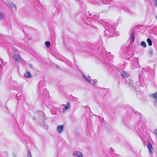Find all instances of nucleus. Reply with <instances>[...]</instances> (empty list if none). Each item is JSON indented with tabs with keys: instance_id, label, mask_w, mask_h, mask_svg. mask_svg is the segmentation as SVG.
Segmentation results:
<instances>
[{
	"instance_id": "f257e3e1",
	"label": "nucleus",
	"mask_w": 157,
	"mask_h": 157,
	"mask_svg": "<svg viewBox=\"0 0 157 157\" xmlns=\"http://www.w3.org/2000/svg\"><path fill=\"white\" fill-rule=\"evenodd\" d=\"M100 23L102 24L104 27L106 28L105 33L109 36L114 37L116 35V28L112 25L107 22H105L103 21H101Z\"/></svg>"
},
{
	"instance_id": "f03ea898",
	"label": "nucleus",
	"mask_w": 157,
	"mask_h": 157,
	"mask_svg": "<svg viewBox=\"0 0 157 157\" xmlns=\"http://www.w3.org/2000/svg\"><path fill=\"white\" fill-rule=\"evenodd\" d=\"M12 57L16 62H18L23 60L18 52H16L15 53H13L12 55Z\"/></svg>"
},
{
	"instance_id": "7ed1b4c3",
	"label": "nucleus",
	"mask_w": 157,
	"mask_h": 157,
	"mask_svg": "<svg viewBox=\"0 0 157 157\" xmlns=\"http://www.w3.org/2000/svg\"><path fill=\"white\" fill-rule=\"evenodd\" d=\"M86 15L87 16H91V17L94 18L95 20H97L99 17V15L98 13L93 14L88 12L86 13Z\"/></svg>"
},
{
	"instance_id": "20e7f679",
	"label": "nucleus",
	"mask_w": 157,
	"mask_h": 157,
	"mask_svg": "<svg viewBox=\"0 0 157 157\" xmlns=\"http://www.w3.org/2000/svg\"><path fill=\"white\" fill-rule=\"evenodd\" d=\"M64 125H58L56 128V131L59 134L61 133L63 131Z\"/></svg>"
},
{
	"instance_id": "39448f33",
	"label": "nucleus",
	"mask_w": 157,
	"mask_h": 157,
	"mask_svg": "<svg viewBox=\"0 0 157 157\" xmlns=\"http://www.w3.org/2000/svg\"><path fill=\"white\" fill-rule=\"evenodd\" d=\"M126 84L128 85L129 86L132 87V88L135 89V86L134 85V83L133 82V81L128 78L127 79H126Z\"/></svg>"
},
{
	"instance_id": "423d86ee",
	"label": "nucleus",
	"mask_w": 157,
	"mask_h": 157,
	"mask_svg": "<svg viewBox=\"0 0 157 157\" xmlns=\"http://www.w3.org/2000/svg\"><path fill=\"white\" fill-rule=\"evenodd\" d=\"M73 156L77 157H82L83 155L82 152L79 151H75L72 153Z\"/></svg>"
},
{
	"instance_id": "0eeeda50",
	"label": "nucleus",
	"mask_w": 157,
	"mask_h": 157,
	"mask_svg": "<svg viewBox=\"0 0 157 157\" xmlns=\"http://www.w3.org/2000/svg\"><path fill=\"white\" fill-rule=\"evenodd\" d=\"M105 54L109 58L110 60H112L114 57L113 55H112L110 52H106L105 51Z\"/></svg>"
},
{
	"instance_id": "6e6552de",
	"label": "nucleus",
	"mask_w": 157,
	"mask_h": 157,
	"mask_svg": "<svg viewBox=\"0 0 157 157\" xmlns=\"http://www.w3.org/2000/svg\"><path fill=\"white\" fill-rule=\"evenodd\" d=\"M147 147L150 153L152 154L153 153V148L151 144L150 143H147Z\"/></svg>"
},
{
	"instance_id": "1a4fd4ad",
	"label": "nucleus",
	"mask_w": 157,
	"mask_h": 157,
	"mask_svg": "<svg viewBox=\"0 0 157 157\" xmlns=\"http://www.w3.org/2000/svg\"><path fill=\"white\" fill-rule=\"evenodd\" d=\"M152 97L154 99L153 103L154 105H156L157 102V92H155L152 95Z\"/></svg>"
},
{
	"instance_id": "9d476101",
	"label": "nucleus",
	"mask_w": 157,
	"mask_h": 157,
	"mask_svg": "<svg viewBox=\"0 0 157 157\" xmlns=\"http://www.w3.org/2000/svg\"><path fill=\"white\" fill-rule=\"evenodd\" d=\"M121 76L124 78H127L129 76L128 74L124 71H123L121 72Z\"/></svg>"
},
{
	"instance_id": "9b49d317",
	"label": "nucleus",
	"mask_w": 157,
	"mask_h": 157,
	"mask_svg": "<svg viewBox=\"0 0 157 157\" xmlns=\"http://www.w3.org/2000/svg\"><path fill=\"white\" fill-rule=\"evenodd\" d=\"M24 76L27 78H30L32 77L30 73L28 71H26L24 74Z\"/></svg>"
},
{
	"instance_id": "f8f14e48",
	"label": "nucleus",
	"mask_w": 157,
	"mask_h": 157,
	"mask_svg": "<svg viewBox=\"0 0 157 157\" xmlns=\"http://www.w3.org/2000/svg\"><path fill=\"white\" fill-rule=\"evenodd\" d=\"M9 5L11 8L12 9L13 11H16L17 10V8L14 4L12 3H10Z\"/></svg>"
},
{
	"instance_id": "ddd939ff",
	"label": "nucleus",
	"mask_w": 157,
	"mask_h": 157,
	"mask_svg": "<svg viewBox=\"0 0 157 157\" xmlns=\"http://www.w3.org/2000/svg\"><path fill=\"white\" fill-rule=\"evenodd\" d=\"M134 33H135V32L133 31L131 35V37H130L131 42L132 43H133L134 41V39H135Z\"/></svg>"
},
{
	"instance_id": "4468645a",
	"label": "nucleus",
	"mask_w": 157,
	"mask_h": 157,
	"mask_svg": "<svg viewBox=\"0 0 157 157\" xmlns=\"http://www.w3.org/2000/svg\"><path fill=\"white\" fill-rule=\"evenodd\" d=\"M147 41L149 46H151L152 45V42L151 39L149 38L147 39Z\"/></svg>"
},
{
	"instance_id": "2eb2a0df",
	"label": "nucleus",
	"mask_w": 157,
	"mask_h": 157,
	"mask_svg": "<svg viewBox=\"0 0 157 157\" xmlns=\"http://www.w3.org/2000/svg\"><path fill=\"white\" fill-rule=\"evenodd\" d=\"M82 77L84 78V79L86 80L89 83H91V82L90 80L87 78L84 74L82 75Z\"/></svg>"
},
{
	"instance_id": "dca6fc26",
	"label": "nucleus",
	"mask_w": 157,
	"mask_h": 157,
	"mask_svg": "<svg viewBox=\"0 0 157 157\" xmlns=\"http://www.w3.org/2000/svg\"><path fill=\"white\" fill-rule=\"evenodd\" d=\"M140 45L142 47L144 48H146V44L145 42L144 41H142L141 42Z\"/></svg>"
},
{
	"instance_id": "f3484780",
	"label": "nucleus",
	"mask_w": 157,
	"mask_h": 157,
	"mask_svg": "<svg viewBox=\"0 0 157 157\" xmlns=\"http://www.w3.org/2000/svg\"><path fill=\"white\" fill-rule=\"evenodd\" d=\"M5 15L2 12H0V20H2L5 17Z\"/></svg>"
},
{
	"instance_id": "a211bd4d",
	"label": "nucleus",
	"mask_w": 157,
	"mask_h": 157,
	"mask_svg": "<svg viewBox=\"0 0 157 157\" xmlns=\"http://www.w3.org/2000/svg\"><path fill=\"white\" fill-rule=\"evenodd\" d=\"M45 44L47 48H49L50 47V43L49 41H46L45 43Z\"/></svg>"
},
{
	"instance_id": "6ab92c4d",
	"label": "nucleus",
	"mask_w": 157,
	"mask_h": 157,
	"mask_svg": "<svg viewBox=\"0 0 157 157\" xmlns=\"http://www.w3.org/2000/svg\"><path fill=\"white\" fill-rule=\"evenodd\" d=\"M93 83L91 82V84L93 85H95L97 84L98 83V81L96 79H94L93 80Z\"/></svg>"
},
{
	"instance_id": "aec40b11",
	"label": "nucleus",
	"mask_w": 157,
	"mask_h": 157,
	"mask_svg": "<svg viewBox=\"0 0 157 157\" xmlns=\"http://www.w3.org/2000/svg\"><path fill=\"white\" fill-rule=\"evenodd\" d=\"M63 105L64 106V108H69L70 106V103L69 101H67L66 105L64 104Z\"/></svg>"
},
{
	"instance_id": "412c9836",
	"label": "nucleus",
	"mask_w": 157,
	"mask_h": 157,
	"mask_svg": "<svg viewBox=\"0 0 157 157\" xmlns=\"http://www.w3.org/2000/svg\"><path fill=\"white\" fill-rule=\"evenodd\" d=\"M149 54L150 56H152L153 55V51L152 49H151L149 50Z\"/></svg>"
},
{
	"instance_id": "4be33fe9",
	"label": "nucleus",
	"mask_w": 157,
	"mask_h": 157,
	"mask_svg": "<svg viewBox=\"0 0 157 157\" xmlns=\"http://www.w3.org/2000/svg\"><path fill=\"white\" fill-rule=\"evenodd\" d=\"M27 157H32L31 153L29 150L27 151Z\"/></svg>"
},
{
	"instance_id": "5701e85b",
	"label": "nucleus",
	"mask_w": 157,
	"mask_h": 157,
	"mask_svg": "<svg viewBox=\"0 0 157 157\" xmlns=\"http://www.w3.org/2000/svg\"><path fill=\"white\" fill-rule=\"evenodd\" d=\"M154 132L155 134L156 139L157 140V129L155 130L154 131Z\"/></svg>"
},
{
	"instance_id": "b1692460",
	"label": "nucleus",
	"mask_w": 157,
	"mask_h": 157,
	"mask_svg": "<svg viewBox=\"0 0 157 157\" xmlns=\"http://www.w3.org/2000/svg\"><path fill=\"white\" fill-rule=\"evenodd\" d=\"M153 2L155 6L157 7V0H153Z\"/></svg>"
},
{
	"instance_id": "393cba45",
	"label": "nucleus",
	"mask_w": 157,
	"mask_h": 157,
	"mask_svg": "<svg viewBox=\"0 0 157 157\" xmlns=\"http://www.w3.org/2000/svg\"><path fill=\"white\" fill-rule=\"evenodd\" d=\"M136 114H137L138 116H139L140 117H141V114L140 113H139L138 112H137L136 113Z\"/></svg>"
},
{
	"instance_id": "a878e982",
	"label": "nucleus",
	"mask_w": 157,
	"mask_h": 157,
	"mask_svg": "<svg viewBox=\"0 0 157 157\" xmlns=\"http://www.w3.org/2000/svg\"><path fill=\"white\" fill-rule=\"evenodd\" d=\"M29 67L30 68H32L33 66L31 64H29Z\"/></svg>"
},
{
	"instance_id": "bb28decb",
	"label": "nucleus",
	"mask_w": 157,
	"mask_h": 157,
	"mask_svg": "<svg viewBox=\"0 0 157 157\" xmlns=\"http://www.w3.org/2000/svg\"><path fill=\"white\" fill-rule=\"evenodd\" d=\"M67 109H66V108H65V109H63V112H64Z\"/></svg>"
},
{
	"instance_id": "cd10ccee",
	"label": "nucleus",
	"mask_w": 157,
	"mask_h": 157,
	"mask_svg": "<svg viewBox=\"0 0 157 157\" xmlns=\"http://www.w3.org/2000/svg\"><path fill=\"white\" fill-rule=\"evenodd\" d=\"M33 120H36V118L35 117H33L32 118Z\"/></svg>"
},
{
	"instance_id": "c85d7f7f",
	"label": "nucleus",
	"mask_w": 157,
	"mask_h": 157,
	"mask_svg": "<svg viewBox=\"0 0 157 157\" xmlns=\"http://www.w3.org/2000/svg\"><path fill=\"white\" fill-rule=\"evenodd\" d=\"M45 129H47L48 128V126H46L44 128Z\"/></svg>"
},
{
	"instance_id": "c756f323",
	"label": "nucleus",
	"mask_w": 157,
	"mask_h": 157,
	"mask_svg": "<svg viewBox=\"0 0 157 157\" xmlns=\"http://www.w3.org/2000/svg\"><path fill=\"white\" fill-rule=\"evenodd\" d=\"M40 112H41L42 114H43V115L44 114V113L42 112L41 111Z\"/></svg>"
},
{
	"instance_id": "7c9ffc66",
	"label": "nucleus",
	"mask_w": 157,
	"mask_h": 157,
	"mask_svg": "<svg viewBox=\"0 0 157 157\" xmlns=\"http://www.w3.org/2000/svg\"><path fill=\"white\" fill-rule=\"evenodd\" d=\"M56 68H58V66H56Z\"/></svg>"
},
{
	"instance_id": "2f4dec72",
	"label": "nucleus",
	"mask_w": 157,
	"mask_h": 157,
	"mask_svg": "<svg viewBox=\"0 0 157 157\" xmlns=\"http://www.w3.org/2000/svg\"><path fill=\"white\" fill-rule=\"evenodd\" d=\"M156 19L157 20V15L156 17Z\"/></svg>"
},
{
	"instance_id": "473e14b6",
	"label": "nucleus",
	"mask_w": 157,
	"mask_h": 157,
	"mask_svg": "<svg viewBox=\"0 0 157 157\" xmlns=\"http://www.w3.org/2000/svg\"><path fill=\"white\" fill-rule=\"evenodd\" d=\"M1 64H0V67H1Z\"/></svg>"
},
{
	"instance_id": "72a5a7b5",
	"label": "nucleus",
	"mask_w": 157,
	"mask_h": 157,
	"mask_svg": "<svg viewBox=\"0 0 157 157\" xmlns=\"http://www.w3.org/2000/svg\"><path fill=\"white\" fill-rule=\"evenodd\" d=\"M109 68H110V67L109 66H108Z\"/></svg>"
}]
</instances>
